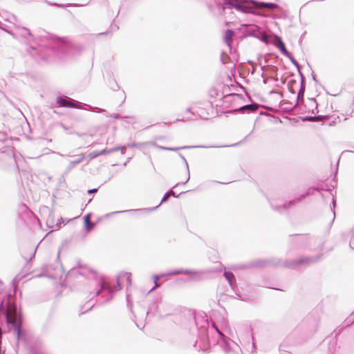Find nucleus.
<instances>
[{
    "instance_id": "obj_2",
    "label": "nucleus",
    "mask_w": 354,
    "mask_h": 354,
    "mask_svg": "<svg viewBox=\"0 0 354 354\" xmlns=\"http://www.w3.org/2000/svg\"><path fill=\"white\" fill-rule=\"evenodd\" d=\"M234 8L239 11L243 12H252L253 10V6L248 2H240L234 5Z\"/></svg>"
},
{
    "instance_id": "obj_15",
    "label": "nucleus",
    "mask_w": 354,
    "mask_h": 354,
    "mask_svg": "<svg viewBox=\"0 0 354 354\" xmlns=\"http://www.w3.org/2000/svg\"><path fill=\"white\" fill-rule=\"evenodd\" d=\"M180 273H184V274H187V273H189V271H183V272H176V274H180Z\"/></svg>"
},
{
    "instance_id": "obj_12",
    "label": "nucleus",
    "mask_w": 354,
    "mask_h": 354,
    "mask_svg": "<svg viewBox=\"0 0 354 354\" xmlns=\"http://www.w3.org/2000/svg\"><path fill=\"white\" fill-rule=\"evenodd\" d=\"M324 118L323 116H317V117H310L307 120L309 121H319L322 120Z\"/></svg>"
},
{
    "instance_id": "obj_14",
    "label": "nucleus",
    "mask_w": 354,
    "mask_h": 354,
    "mask_svg": "<svg viewBox=\"0 0 354 354\" xmlns=\"http://www.w3.org/2000/svg\"><path fill=\"white\" fill-rule=\"evenodd\" d=\"M97 192V189H92L88 191V193H94Z\"/></svg>"
},
{
    "instance_id": "obj_9",
    "label": "nucleus",
    "mask_w": 354,
    "mask_h": 354,
    "mask_svg": "<svg viewBox=\"0 0 354 354\" xmlns=\"http://www.w3.org/2000/svg\"><path fill=\"white\" fill-rule=\"evenodd\" d=\"M257 8H267L269 9H275L278 8V6L275 3H259L255 6Z\"/></svg>"
},
{
    "instance_id": "obj_8",
    "label": "nucleus",
    "mask_w": 354,
    "mask_h": 354,
    "mask_svg": "<svg viewBox=\"0 0 354 354\" xmlns=\"http://www.w3.org/2000/svg\"><path fill=\"white\" fill-rule=\"evenodd\" d=\"M234 36V32L232 30H227L224 35V40L227 46H230L232 41V37Z\"/></svg>"
},
{
    "instance_id": "obj_3",
    "label": "nucleus",
    "mask_w": 354,
    "mask_h": 354,
    "mask_svg": "<svg viewBox=\"0 0 354 354\" xmlns=\"http://www.w3.org/2000/svg\"><path fill=\"white\" fill-rule=\"evenodd\" d=\"M7 322L15 325L17 322V315L15 310L8 308L6 315Z\"/></svg>"
},
{
    "instance_id": "obj_1",
    "label": "nucleus",
    "mask_w": 354,
    "mask_h": 354,
    "mask_svg": "<svg viewBox=\"0 0 354 354\" xmlns=\"http://www.w3.org/2000/svg\"><path fill=\"white\" fill-rule=\"evenodd\" d=\"M199 115L201 118L208 119L213 112V106L211 104H203L199 109Z\"/></svg>"
},
{
    "instance_id": "obj_16",
    "label": "nucleus",
    "mask_w": 354,
    "mask_h": 354,
    "mask_svg": "<svg viewBox=\"0 0 354 354\" xmlns=\"http://www.w3.org/2000/svg\"><path fill=\"white\" fill-rule=\"evenodd\" d=\"M103 153H104V151L100 152V153H97V154H95V155L93 156V157H95V156H98V155L102 154Z\"/></svg>"
},
{
    "instance_id": "obj_10",
    "label": "nucleus",
    "mask_w": 354,
    "mask_h": 354,
    "mask_svg": "<svg viewBox=\"0 0 354 354\" xmlns=\"http://www.w3.org/2000/svg\"><path fill=\"white\" fill-rule=\"evenodd\" d=\"M224 276L227 279L228 282L231 286H233L234 281H235V277L234 274L231 272H225L224 273Z\"/></svg>"
},
{
    "instance_id": "obj_7",
    "label": "nucleus",
    "mask_w": 354,
    "mask_h": 354,
    "mask_svg": "<svg viewBox=\"0 0 354 354\" xmlns=\"http://www.w3.org/2000/svg\"><path fill=\"white\" fill-rule=\"evenodd\" d=\"M118 284L120 285V282H122L124 280H126L129 285L131 284V274L129 272H123L121 273L118 278Z\"/></svg>"
},
{
    "instance_id": "obj_13",
    "label": "nucleus",
    "mask_w": 354,
    "mask_h": 354,
    "mask_svg": "<svg viewBox=\"0 0 354 354\" xmlns=\"http://www.w3.org/2000/svg\"><path fill=\"white\" fill-rule=\"evenodd\" d=\"M158 279H159L158 277L156 276V277H154L156 286L153 288V289L157 288H158V287H159V284L158 283Z\"/></svg>"
},
{
    "instance_id": "obj_5",
    "label": "nucleus",
    "mask_w": 354,
    "mask_h": 354,
    "mask_svg": "<svg viewBox=\"0 0 354 354\" xmlns=\"http://www.w3.org/2000/svg\"><path fill=\"white\" fill-rule=\"evenodd\" d=\"M259 108V106L256 104H248V105H245V106H243L242 107L240 108V109H236V110H232V111H227V113H234V112H237L239 111H245V110H249L250 111H255L258 109Z\"/></svg>"
},
{
    "instance_id": "obj_11",
    "label": "nucleus",
    "mask_w": 354,
    "mask_h": 354,
    "mask_svg": "<svg viewBox=\"0 0 354 354\" xmlns=\"http://www.w3.org/2000/svg\"><path fill=\"white\" fill-rule=\"evenodd\" d=\"M56 102L58 106H67L71 104L69 102L61 97L57 98Z\"/></svg>"
},
{
    "instance_id": "obj_6",
    "label": "nucleus",
    "mask_w": 354,
    "mask_h": 354,
    "mask_svg": "<svg viewBox=\"0 0 354 354\" xmlns=\"http://www.w3.org/2000/svg\"><path fill=\"white\" fill-rule=\"evenodd\" d=\"M276 46L281 50V52L284 55H287L288 54V52L285 46L284 43L279 37H276Z\"/></svg>"
},
{
    "instance_id": "obj_4",
    "label": "nucleus",
    "mask_w": 354,
    "mask_h": 354,
    "mask_svg": "<svg viewBox=\"0 0 354 354\" xmlns=\"http://www.w3.org/2000/svg\"><path fill=\"white\" fill-rule=\"evenodd\" d=\"M91 214H87L84 217V227L87 232H90L94 227V225H95V224L91 222Z\"/></svg>"
}]
</instances>
